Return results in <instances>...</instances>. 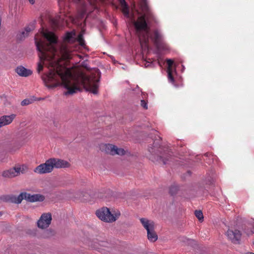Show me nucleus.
<instances>
[{
  "mask_svg": "<svg viewBox=\"0 0 254 254\" xmlns=\"http://www.w3.org/2000/svg\"><path fill=\"white\" fill-rule=\"evenodd\" d=\"M43 34L49 43L36 41L40 60L37 70L40 73L43 70L44 65L48 66V71L41 76L45 85L48 88H54L62 84L67 90L65 95L73 94L80 91L82 87L93 94H97L99 79L96 75L87 76L83 73L77 76L74 75L71 69L61 65L56 57L57 50L54 45L58 41L56 35L52 32H43Z\"/></svg>",
  "mask_w": 254,
  "mask_h": 254,
  "instance_id": "obj_1",
  "label": "nucleus"
},
{
  "mask_svg": "<svg viewBox=\"0 0 254 254\" xmlns=\"http://www.w3.org/2000/svg\"><path fill=\"white\" fill-rule=\"evenodd\" d=\"M142 10L144 14L139 16L136 21H133V25L138 35L140 40L147 44L148 42L150 27L148 24L157 23L158 21L153 13L149 10L145 3L142 5Z\"/></svg>",
  "mask_w": 254,
  "mask_h": 254,
  "instance_id": "obj_2",
  "label": "nucleus"
},
{
  "mask_svg": "<svg viewBox=\"0 0 254 254\" xmlns=\"http://www.w3.org/2000/svg\"><path fill=\"white\" fill-rule=\"evenodd\" d=\"M150 155L149 159L153 162H162L163 164H166L172 156V152L168 148L161 147L158 141H154L152 146L148 147Z\"/></svg>",
  "mask_w": 254,
  "mask_h": 254,
  "instance_id": "obj_3",
  "label": "nucleus"
},
{
  "mask_svg": "<svg viewBox=\"0 0 254 254\" xmlns=\"http://www.w3.org/2000/svg\"><path fill=\"white\" fill-rule=\"evenodd\" d=\"M70 166V164L67 161L59 158H51L48 159L45 163L37 166L34 172L39 174L51 173L55 168H66Z\"/></svg>",
  "mask_w": 254,
  "mask_h": 254,
  "instance_id": "obj_4",
  "label": "nucleus"
},
{
  "mask_svg": "<svg viewBox=\"0 0 254 254\" xmlns=\"http://www.w3.org/2000/svg\"><path fill=\"white\" fill-rule=\"evenodd\" d=\"M96 215L101 220L108 223L115 222L120 216L119 210L111 211L110 209L103 207L96 211Z\"/></svg>",
  "mask_w": 254,
  "mask_h": 254,
  "instance_id": "obj_5",
  "label": "nucleus"
},
{
  "mask_svg": "<svg viewBox=\"0 0 254 254\" xmlns=\"http://www.w3.org/2000/svg\"><path fill=\"white\" fill-rule=\"evenodd\" d=\"M140 221L143 227L147 231V238L149 241L152 242H155L158 239V236L154 230V222L152 220H149L144 218H140Z\"/></svg>",
  "mask_w": 254,
  "mask_h": 254,
  "instance_id": "obj_6",
  "label": "nucleus"
},
{
  "mask_svg": "<svg viewBox=\"0 0 254 254\" xmlns=\"http://www.w3.org/2000/svg\"><path fill=\"white\" fill-rule=\"evenodd\" d=\"M58 1L60 8V13L55 16L53 20V22L56 27H59L64 24L65 17H66V14L62 9L65 0H58Z\"/></svg>",
  "mask_w": 254,
  "mask_h": 254,
  "instance_id": "obj_7",
  "label": "nucleus"
},
{
  "mask_svg": "<svg viewBox=\"0 0 254 254\" xmlns=\"http://www.w3.org/2000/svg\"><path fill=\"white\" fill-rule=\"evenodd\" d=\"M52 215L50 213H44L42 214L37 221V226L41 229H46L50 225L52 221Z\"/></svg>",
  "mask_w": 254,
  "mask_h": 254,
  "instance_id": "obj_8",
  "label": "nucleus"
},
{
  "mask_svg": "<svg viewBox=\"0 0 254 254\" xmlns=\"http://www.w3.org/2000/svg\"><path fill=\"white\" fill-rule=\"evenodd\" d=\"M227 235L228 239L234 244L240 243L242 234L239 230L229 229L227 232Z\"/></svg>",
  "mask_w": 254,
  "mask_h": 254,
  "instance_id": "obj_9",
  "label": "nucleus"
},
{
  "mask_svg": "<svg viewBox=\"0 0 254 254\" xmlns=\"http://www.w3.org/2000/svg\"><path fill=\"white\" fill-rule=\"evenodd\" d=\"M153 42L154 45L158 47L162 41V35L158 30H154L151 34H149L148 38Z\"/></svg>",
  "mask_w": 254,
  "mask_h": 254,
  "instance_id": "obj_10",
  "label": "nucleus"
},
{
  "mask_svg": "<svg viewBox=\"0 0 254 254\" xmlns=\"http://www.w3.org/2000/svg\"><path fill=\"white\" fill-rule=\"evenodd\" d=\"M16 117L15 114L4 115L0 117V128L10 124Z\"/></svg>",
  "mask_w": 254,
  "mask_h": 254,
  "instance_id": "obj_11",
  "label": "nucleus"
},
{
  "mask_svg": "<svg viewBox=\"0 0 254 254\" xmlns=\"http://www.w3.org/2000/svg\"><path fill=\"white\" fill-rule=\"evenodd\" d=\"M26 200L29 202L43 201L45 199L44 195L40 194H30L26 192Z\"/></svg>",
  "mask_w": 254,
  "mask_h": 254,
  "instance_id": "obj_12",
  "label": "nucleus"
},
{
  "mask_svg": "<svg viewBox=\"0 0 254 254\" xmlns=\"http://www.w3.org/2000/svg\"><path fill=\"white\" fill-rule=\"evenodd\" d=\"M16 72L20 76L28 77L31 75L33 72L31 70L27 69L24 66H19L16 68Z\"/></svg>",
  "mask_w": 254,
  "mask_h": 254,
  "instance_id": "obj_13",
  "label": "nucleus"
},
{
  "mask_svg": "<svg viewBox=\"0 0 254 254\" xmlns=\"http://www.w3.org/2000/svg\"><path fill=\"white\" fill-rule=\"evenodd\" d=\"M18 175V170H16V167L9 170H5L2 173V176L4 178H11Z\"/></svg>",
  "mask_w": 254,
  "mask_h": 254,
  "instance_id": "obj_14",
  "label": "nucleus"
},
{
  "mask_svg": "<svg viewBox=\"0 0 254 254\" xmlns=\"http://www.w3.org/2000/svg\"><path fill=\"white\" fill-rule=\"evenodd\" d=\"M166 63L168 65L167 67V73H168V79L171 82H173L174 81V78L172 74V66L174 64V61L171 59H167Z\"/></svg>",
  "mask_w": 254,
  "mask_h": 254,
  "instance_id": "obj_15",
  "label": "nucleus"
},
{
  "mask_svg": "<svg viewBox=\"0 0 254 254\" xmlns=\"http://www.w3.org/2000/svg\"><path fill=\"white\" fill-rule=\"evenodd\" d=\"M35 28V24L34 23H31L26 26L25 28V30L22 32L20 34L19 38L22 39L27 37L30 32L33 31Z\"/></svg>",
  "mask_w": 254,
  "mask_h": 254,
  "instance_id": "obj_16",
  "label": "nucleus"
},
{
  "mask_svg": "<svg viewBox=\"0 0 254 254\" xmlns=\"http://www.w3.org/2000/svg\"><path fill=\"white\" fill-rule=\"evenodd\" d=\"M115 145L111 144H105L103 146V149L105 151V152L106 153L114 155V152H115Z\"/></svg>",
  "mask_w": 254,
  "mask_h": 254,
  "instance_id": "obj_17",
  "label": "nucleus"
},
{
  "mask_svg": "<svg viewBox=\"0 0 254 254\" xmlns=\"http://www.w3.org/2000/svg\"><path fill=\"white\" fill-rule=\"evenodd\" d=\"M75 32L74 31L71 32H68L66 33L65 36L64 37V40L68 42H73L75 40Z\"/></svg>",
  "mask_w": 254,
  "mask_h": 254,
  "instance_id": "obj_18",
  "label": "nucleus"
},
{
  "mask_svg": "<svg viewBox=\"0 0 254 254\" xmlns=\"http://www.w3.org/2000/svg\"><path fill=\"white\" fill-rule=\"evenodd\" d=\"M121 5L122 6V11L123 13L124 14V15L126 16H128L129 15V9L127 5V3L124 0V2H122L121 0H119Z\"/></svg>",
  "mask_w": 254,
  "mask_h": 254,
  "instance_id": "obj_19",
  "label": "nucleus"
},
{
  "mask_svg": "<svg viewBox=\"0 0 254 254\" xmlns=\"http://www.w3.org/2000/svg\"><path fill=\"white\" fill-rule=\"evenodd\" d=\"M26 192H21L18 196L14 198V202L19 204L21 202L23 199L26 200Z\"/></svg>",
  "mask_w": 254,
  "mask_h": 254,
  "instance_id": "obj_20",
  "label": "nucleus"
},
{
  "mask_svg": "<svg viewBox=\"0 0 254 254\" xmlns=\"http://www.w3.org/2000/svg\"><path fill=\"white\" fill-rule=\"evenodd\" d=\"M62 57L64 60H69L72 58L71 54L67 51L66 48H64L62 51Z\"/></svg>",
  "mask_w": 254,
  "mask_h": 254,
  "instance_id": "obj_21",
  "label": "nucleus"
},
{
  "mask_svg": "<svg viewBox=\"0 0 254 254\" xmlns=\"http://www.w3.org/2000/svg\"><path fill=\"white\" fill-rule=\"evenodd\" d=\"M77 40L81 46L84 47L85 45L82 33H80L78 34L77 38Z\"/></svg>",
  "mask_w": 254,
  "mask_h": 254,
  "instance_id": "obj_22",
  "label": "nucleus"
},
{
  "mask_svg": "<svg viewBox=\"0 0 254 254\" xmlns=\"http://www.w3.org/2000/svg\"><path fill=\"white\" fill-rule=\"evenodd\" d=\"M115 152H114V155H116V154L119 155H123L126 153V151L124 149L121 148H118L116 146L115 147Z\"/></svg>",
  "mask_w": 254,
  "mask_h": 254,
  "instance_id": "obj_23",
  "label": "nucleus"
},
{
  "mask_svg": "<svg viewBox=\"0 0 254 254\" xmlns=\"http://www.w3.org/2000/svg\"><path fill=\"white\" fill-rule=\"evenodd\" d=\"M195 216L197 218V219L200 221H202L203 220V215L201 211L200 210H195L194 212Z\"/></svg>",
  "mask_w": 254,
  "mask_h": 254,
  "instance_id": "obj_24",
  "label": "nucleus"
},
{
  "mask_svg": "<svg viewBox=\"0 0 254 254\" xmlns=\"http://www.w3.org/2000/svg\"><path fill=\"white\" fill-rule=\"evenodd\" d=\"M178 190V187L176 186H172L170 188L169 192L171 195L175 194Z\"/></svg>",
  "mask_w": 254,
  "mask_h": 254,
  "instance_id": "obj_25",
  "label": "nucleus"
},
{
  "mask_svg": "<svg viewBox=\"0 0 254 254\" xmlns=\"http://www.w3.org/2000/svg\"><path fill=\"white\" fill-rule=\"evenodd\" d=\"M26 167L22 166V167H16V170H18V175L20 174V173L22 174H24L26 172Z\"/></svg>",
  "mask_w": 254,
  "mask_h": 254,
  "instance_id": "obj_26",
  "label": "nucleus"
},
{
  "mask_svg": "<svg viewBox=\"0 0 254 254\" xmlns=\"http://www.w3.org/2000/svg\"><path fill=\"white\" fill-rule=\"evenodd\" d=\"M31 103V101L29 99H24L21 102V106L28 105Z\"/></svg>",
  "mask_w": 254,
  "mask_h": 254,
  "instance_id": "obj_27",
  "label": "nucleus"
},
{
  "mask_svg": "<svg viewBox=\"0 0 254 254\" xmlns=\"http://www.w3.org/2000/svg\"><path fill=\"white\" fill-rule=\"evenodd\" d=\"M140 104L144 109H147V103L144 100H141L140 101Z\"/></svg>",
  "mask_w": 254,
  "mask_h": 254,
  "instance_id": "obj_28",
  "label": "nucleus"
},
{
  "mask_svg": "<svg viewBox=\"0 0 254 254\" xmlns=\"http://www.w3.org/2000/svg\"><path fill=\"white\" fill-rule=\"evenodd\" d=\"M15 147H16L15 149H10V151H15L16 150L18 149L20 147V146L19 145H17L15 146Z\"/></svg>",
  "mask_w": 254,
  "mask_h": 254,
  "instance_id": "obj_29",
  "label": "nucleus"
},
{
  "mask_svg": "<svg viewBox=\"0 0 254 254\" xmlns=\"http://www.w3.org/2000/svg\"><path fill=\"white\" fill-rule=\"evenodd\" d=\"M29 3L31 4H33L35 3V0H28Z\"/></svg>",
  "mask_w": 254,
  "mask_h": 254,
  "instance_id": "obj_30",
  "label": "nucleus"
},
{
  "mask_svg": "<svg viewBox=\"0 0 254 254\" xmlns=\"http://www.w3.org/2000/svg\"><path fill=\"white\" fill-rule=\"evenodd\" d=\"M105 244H107L106 242H102L101 244H100V245L104 246H105Z\"/></svg>",
  "mask_w": 254,
  "mask_h": 254,
  "instance_id": "obj_31",
  "label": "nucleus"
},
{
  "mask_svg": "<svg viewBox=\"0 0 254 254\" xmlns=\"http://www.w3.org/2000/svg\"><path fill=\"white\" fill-rule=\"evenodd\" d=\"M98 197H100L101 198H102V199H103V196H101V195L99 196V195H98Z\"/></svg>",
  "mask_w": 254,
  "mask_h": 254,
  "instance_id": "obj_32",
  "label": "nucleus"
},
{
  "mask_svg": "<svg viewBox=\"0 0 254 254\" xmlns=\"http://www.w3.org/2000/svg\"><path fill=\"white\" fill-rule=\"evenodd\" d=\"M208 155H210V154H209V153H206V154H205V156H208Z\"/></svg>",
  "mask_w": 254,
  "mask_h": 254,
  "instance_id": "obj_33",
  "label": "nucleus"
},
{
  "mask_svg": "<svg viewBox=\"0 0 254 254\" xmlns=\"http://www.w3.org/2000/svg\"><path fill=\"white\" fill-rule=\"evenodd\" d=\"M2 215V213L0 211V217Z\"/></svg>",
  "mask_w": 254,
  "mask_h": 254,
  "instance_id": "obj_34",
  "label": "nucleus"
},
{
  "mask_svg": "<svg viewBox=\"0 0 254 254\" xmlns=\"http://www.w3.org/2000/svg\"><path fill=\"white\" fill-rule=\"evenodd\" d=\"M95 249H100L98 247H95Z\"/></svg>",
  "mask_w": 254,
  "mask_h": 254,
  "instance_id": "obj_35",
  "label": "nucleus"
},
{
  "mask_svg": "<svg viewBox=\"0 0 254 254\" xmlns=\"http://www.w3.org/2000/svg\"><path fill=\"white\" fill-rule=\"evenodd\" d=\"M248 254H254L253 253H249Z\"/></svg>",
  "mask_w": 254,
  "mask_h": 254,
  "instance_id": "obj_36",
  "label": "nucleus"
}]
</instances>
